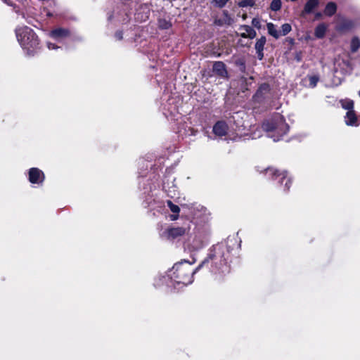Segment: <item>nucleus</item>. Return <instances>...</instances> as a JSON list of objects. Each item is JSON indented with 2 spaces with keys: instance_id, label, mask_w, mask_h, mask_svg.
Masks as SVG:
<instances>
[{
  "instance_id": "16",
  "label": "nucleus",
  "mask_w": 360,
  "mask_h": 360,
  "mask_svg": "<svg viewBox=\"0 0 360 360\" xmlns=\"http://www.w3.org/2000/svg\"><path fill=\"white\" fill-rule=\"evenodd\" d=\"M266 27H267V30H268L269 34H270L275 39L279 38L281 34L278 33V32L276 29L274 24H273L272 22H268L266 25Z\"/></svg>"
},
{
  "instance_id": "42",
  "label": "nucleus",
  "mask_w": 360,
  "mask_h": 360,
  "mask_svg": "<svg viewBox=\"0 0 360 360\" xmlns=\"http://www.w3.org/2000/svg\"><path fill=\"white\" fill-rule=\"evenodd\" d=\"M286 40H287V41L289 42V44H294V42H295V40H294V39H292V38H289V37H288V38H287V39H286Z\"/></svg>"
},
{
  "instance_id": "41",
  "label": "nucleus",
  "mask_w": 360,
  "mask_h": 360,
  "mask_svg": "<svg viewBox=\"0 0 360 360\" xmlns=\"http://www.w3.org/2000/svg\"><path fill=\"white\" fill-rule=\"evenodd\" d=\"M290 184H291V181L290 179H288L287 181V182L285 183V187H286L287 190H288L290 188Z\"/></svg>"
},
{
  "instance_id": "37",
  "label": "nucleus",
  "mask_w": 360,
  "mask_h": 360,
  "mask_svg": "<svg viewBox=\"0 0 360 360\" xmlns=\"http://www.w3.org/2000/svg\"><path fill=\"white\" fill-rule=\"evenodd\" d=\"M323 17V13L321 12H314V20H320Z\"/></svg>"
},
{
  "instance_id": "13",
  "label": "nucleus",
  "mask_w": 360,
  "mask_h": 360,
  "mask_svg": "<svg viewBox=\"0 0 360 360\" xmlns=\"http://www.w3.org/2000/svg\"><path fill=\"white\" fill-rule=\"evenodd\" d=\"M186 232V229L183 227L171 228L167 230L169 237L175 238L179 236H184Z\"/></svg>"
},
{
  "instance_id": "44",
  "label": "nucleus",
  "mask_w": 360,
  "mask_h": 360,
  "mask_svg": "<svg viewBox=\"0 0 360 360\" xmlns=\"http://www.w3.org/2000/svg\"><path fill=\"white\" fill-rule=\"evenodd\" d=\"M291 1H296L297 0H290Z\"/></svg>"
},
{
  "instance_id": "40",
  "label": "nucleus",
  "mask_w": 360,
  "mask_h": 360,
  "mask_svg": "<svg viewBox=\"0 0 360 360\" xmlns=\"http://www.w3.org/2000/svg\"><path fill=\"white\" fill-rule=\"evenodd\" d=\"M179 217V214H174L172 215H171V219L174 221V220H176Z\"/></svg>"
},
{
  "instance_id": "33",
  "label": "nucleus",
  "mask_w": 360,
  "mask_h": 360,
  "mask_svg": "<svg viewBox=\"0 0 360 360\" xmlns=\"http://www.w3.org/2000/svg\"><path fill=\"white\" fill-rule=\"evenodd\" d=\"M253 28L249 25H240V30H245V32L244 33H246V34H249L250 32V31H252Z\"/></svg>"
},
{
  "instance_id": "39",
  "label": "nucleus",
  "mask_w": 360,
  "mask_h": 360,
  "mask_svg": "<svg viewBox=\"0 0 360 360\" xmlns=\"http://www.w3.org/2000/svg\"><path fill=\"white\" fill-rule=\"evenodd\" d=\"M193 204H182L181 205V207H186V208H188V209L193 207Z\"/></svg>"
},
{
  "instance_id": "28",
  "label": "nucleus",
  "mask_w": 360,
  "mask_h": 360,
  "mask_svg": "<svg viewBox=\"0 0 360 360\" xmlns=\"http://www.w3.org/2000/svg\"><path fill=\"white\" fill-rule=\"evenodd\" d=\"M237 34L240 35L242 38H249L252 39L256 37L257 33L256 31L254 29H252L249 34L240 33Z\"/></svg>"
},
{
  "instance_id": "9",
  "label": "nucleus",
  "mask_w": 360,
  "mask_h": 360,
  "mask_svg": "<svg viewBox=\"0 0 360 360\" xmlns=\"http://www.w3.org/2000/svg\"><path fill=\"white\" fill-rule=\"evenodd\" d=\"M354 27V23L352 20L342 18L336 25L335 30L340 33H345L352 30Z\"/></svg>"
},
{
  "instance_id": "14",
  "label": "nucleus",
  "mask_w": 360,
  "mask_h": 360,
  "mask_svg": "<svg viewBox=\"0 0 360 360\" xmlns=\"http://www.w3.org/2000/svg\"><path fill=\"white\" fill-rule=\"evenodd\" d=\"M337 8V4L335 2H328L324 8L323 14L328 17H331L335 14Z\"/></svg>"
},
{
  "instance_id": "30",
  "label": "nucleus",
  "mask_w": 360,
  "mask_h": 360,
  "mask_svg": "<svg viewBox=\"0 0 360 360\" xmlns=\"http://www.w3.org/2000/svg\"><path fill=\"white\" fill-rule=\"evenodd\" d=\"M124 4L128 5L130 7V9L135 8L136 6L139 4V0H124Z\"/></svg>"
},
{
  "instance_id": "38",
  "label": "nucleus",
  "mask_w": 360,
  "mask_h": 360,
  "mask_svg": "<svg viewBox=\"0 0 360 360\" xmlns=\"http://www.w3.org/2000/svg\"><path fill=\"white\" fill-rule=\"evenodd\" d=\"M48 48L49 49H55L58 48V46L53 43H48Z\"/></svg>"
},
{
  "instance_id": "1",
  "label": "nucleus",
  "mask_w": 360,
  "mask_h": 360,
  "mask_svg": "<svg viewBox=\"0 0 360 360\" xmlns=\"http://www.w3.org/2000/svg\"><path fill=\"white\" fill-rule=\"evenodd\" d=\"M17 39L28 56H34L40 49V41L34 31L24 26L15 29Z\"/></svg>"
},
{
  "instance_id": "7",
  "label": "nucleus",
  "mask_w": 360,
  "mask_h": 360,
  "mask_svg": "<svg viewBox=\"0 0 360 360\" xmlns=\"http://www.w3.org/2000/svg\"><path fill=\"white\" fill-rule=\"evenodd\" d=\"M49 36L55 40L60 41L71 37V31L68 28L56 27L53 29Z\"/></svg>"
},
{
  "instance_id": "11",
  "label": "nucleus",
  "mask_w": 360,
  "mask_h": 360,
  "mask_svg": "<svg viewBox=\"0 0 360 360\" xmlns=\"http://www.w3.org/2000/svg\"><path fill=\"white\" fill-rule=\"evenodd\" d=\"M213 72L221 78H229L228 71L225 63L222 61H216L213 64Z\"/></svg>"
},
{
  "instance_id": "22",
  "label": "nucleus",
  "mask_w": 360,
  "mask_h": 360,
  "mask_svg": "<svg viewBox=\"0 0 360 360\" xmlns=\"http://www.w3.org/2000/svg\"><path fill=\"white\" fill-rule=\"evenodd\" d=\"M266 172L271 174L274 176H278L282 175V180L286 177V172L283 171V172H280L278 170L273 168H268Z\"/></svg>"
},
{
  "instance_id": "19",
  "label": "nucleus",
  "mask_w": 360,
  "mask_h": 360,
  "mask_svg": "<svg viewBox=\"0 0 360 360\" xmlns=\"http://www.w3.org/2000/svg\"><path fill=\"white\" fill-rule=\"evenodd\" d=\"M158 27L160 30H168L172 27V24L169 20H167L165 18L158 19Z\"/></svg>"
},
{
  "instance_id": "32",
  "label": "nucleus",
  "mask_w": 360,
  "mask_h": 360,
  "mask_svg": "<svg viewBox=\"0 0 360 360\" xmlns=\"http://www.w3.org/2000/svg\"><path fill=\"white\" fill-rule=\"evenodd\" d=\"M236 65H238L240 68V70L241 71H244L245 70V63L243 60H242V59L238 60L236 62Z\"/></svg>"
},
{
  "instance_id": "17",
  "label": "nucleus",
  "mask_w": 360,
  "mask_h": 360,
  "mask_svg": "<svg viewBox=\"0 0 360 360\" xmlns=\"http://www.w3.org/2000/svg\"><path fill=\"white\" fill-rule=\"evenodd\" d=\"M360 48V39L358 37H352L350 43V51L352 53H356Z\"/></svg>"
},
{
  "instance_id": "26",
  "label": "nucleus",
  "mask_w": 360,
  "mask_h": 360,
  "mask_svg": "<svg viewBox=\"0 0 360 360\" xmlns=\"http://www.w3.org/2000/svg\"><path fill=\"white\" fill-rule=\"evenodd\" d=\"M292 30V27L289 23H284L281 25V34L287 35Z\"/></svg>"
},
{
  "instance_id": "23",
  "label": "nucleus",
  "mask_w": 360,
  "mask_h": 360,
  "mask_svg": "<svg viewBox=\"0 0 360 360\" xmlns=\"http://www.w3.org/2000/svg\"><path fill=\"white\" fill-rule=\"evenodd\" d=\"M281 0H272L270 4V9L273 11H278L281 8Z\"/></svg>"
},
{
  "instance_id": "43",
  "label": "nucleus",
  "mask_w": 360,
  "mask_h": 360,
  "mask_svg": "<svg viewBox=\"0 0 360 360\" xmlns=\"http://www.w3.org/2000/svg\"><path fill=\"white\" fill-rule=\"evenodd\" d=\"M295 59L297 61H300L301 60V57L298 54H297V56H295Z\"/></svg>"
},
{
  "instance_id": "12",
  "label": "nucleus",
  "mask_w": 360,
  "mask_h": 360,
  "mask_svg": "<svg viewBox=\"0 0 360 360\" xmlns=\"http://www.w3.org/2000/svg\"><path fill=\"white\" fill-rule=\"evenodd\" d=\"M345 122L347 126L357 127L359 121L354 110L347 111L345 117Z\"/></svg>"
},
{
  "instance_id": "27",
  "label": "nucleus",
  "mask_w": 360,
  "mask_h": 360,
  "mask_svg": "<svg viewBox=\"0 0 360 360\" xmlns=\"http://www.w3.org/2000/svg\"><path fill=\"white\" fill-rule=\"evenodd\" d=\"M223 14H224L223 20L224 22V25H231L233 22V19L229 14V12L227 11H224Z\"/></svg>"
},
{
  "instance_id": "2",
  "label": "nucleus",
  "mask_w": 360,
  "mask_h": 360,
  "mask_svg": "<svg viewBox=\"0 0 360 360\" xmlns=\"http://www.w3.org/2000/svg\"><path fill=\"white\" fill-rule=\"evenodd\" d=\"M262 127L274 141H279L289 131V125L281 115L265 120Z\"/></svg>"
},
{
  "instance_id": "34",
  "label": "nucleus",
  "mask_w": 360,
  "mask_h": 360,
  "mask_svg": "<svg viewBox=\"0 0 360 360\" xmlns=\"http://www.w3.org/2000/svg\"><path fill=\"white\" fill-rule=\"evenodd\" d=\"M115 37L117 40H122L123 39V32L122 30H117L115 33Z\"/></svg>"
},
{
  "instance_id": "35",
  "label": "nucleus",
  "mask_w": 360,
  "mask_h": 360,
  "mask_svg": "<svg viewBox=\"0 0 360 360\" xmlns=\"http://www.w3.org/2000/svg\"><path fill=\"white\" fill-rule=\"evenodd\" d=\"M264 51L263 50H256L257 57L258 60H262L264 58Z\"/></svg>"
},
{
  "instance_id": "5",
  "label": "nucleus",
  "mask_w": 360,
  "mask_h": 360,
  "mask_svg": "<svg viewBox=\"0 0 360 360\" xmlns=\"http://www.w3.org/2000/svg\"><path fill=\"white\" fill-rule=\"evenodd\" d=\"M320 4L319 0H307L300 12V17L306 18L307 15L314 13Z\"/></svg>"
},
{
  "instance_id": "29",
  "label": "nucleus",
  "mask_w": 360,
  "mask_h": 360,
  "mask_svg": "<svg viewBox=\"0 0 360 360\" xmlns=\"http://www.w3.org/2000/svg\"><path fill=\"white\" fill-rule=\"evenodd\" d=\"M230 0H212V3H215L216 6L219 8H224L226 4Z\"/></svg>"
},
{
  "instance_id": "20",
  "label": "nucleus",
  "mask_w": 360,
  "mask_h": 360,
  "mask_svg": "<svg viewBox=\"0 0 360 360\" xmlns=\"http://www.w3.org/2000/svg\"><path fill=\"white\" fill-rule=\"evenodd\" d=\"M342 107L347 110V111L354 110V101L350 99H345L341 101Z\"/></svg>"
},
{
  "instance_id": "24",
  "label": "nucleus",
  "mask_w": 360,
  "mask_h": 360,
  "mask_svg": "<svg viewBox=\"0 0 360 360\" xmlns=\"http://www.w3.org/2000/svg\"><path fill=\"white\" fill-rule=\"evenodd\" d=\"M238 5L240 8L253 7L255 5V0H241L238 2Z\"/></svg>"
},
{
  "instance_id": "21",
  "label": "nucleus",
  "mask_w": 360,
  "mask_h": 360,
  "mask_svg": "<svg viewBox=\"0 0 360 360\" xmlns=\"http://www.w3.org/2000/svg\"><path fill=\"white\" fill-rule=\"evenodd\" d=\"M266 42V37L262 36L260 38L257 39V41L255 43V50H263L264 49V45Z\"/></svg>"
},
{
  "instance_id": "36",
  "label": "nucleus",
  "mask_w": 360,
  "mask_h": 360,
  "mask_svg": "<svg viewBox=\"0 0 360 360\" xmlns=\"http://www.w3.org/2000/svg\"><path fill=\"white\" fill-rule=\"evenodd\" d=\"M214 24L217 26H223L224 25V22L223 19L219 18L214 20Z\"/></svg>"
},
{
  "instance_id": "8",
  "label": "nucleus",
  "mask_w": 360,
  "mask_h": 360,
  "mask_svg": "<svg viewBox=\"0 0 360 360\" xmlns=\"http://www.w3.org/2000/svg\"><path fill=\"white\" fill-rule=\"evenodd\" d=\"M229 126L224 120L217 121L213 126L212 131L214 134L219 137H222L228 134Z\"/></svg>"
},
{
  "instance_id": "4",
  "label": "nucleus",
  "mask_w": 360,
  "mask_h": 360,
  "mask_svg": "<svg viewBox=\"0 0 360 360\" xmlns=\"http://www.w3.org/2000/svg\"><path fill=\"white\" fill-rule=\"evenodd\" d=\"M271 90V86L267 82H264L259 84L258 89L252 96L254 102L257 103H263L270 94Z\"/></svg>"
},
{
  "instance_id": "3",
  "label": "nucleus",
  "mask_w": 360,
  "mask_h": 360,
  "mask_svg": "<svg viewBox=\"0 0 360 360\" xmlns=\"http://www.w3.org/2000/svg\"><path fill=\"white\" fill-rule=\"evenodd\" d=\"M214 255L210 254L195 269H191L190 264H176L174 266V278L178 279L177 282L185 285L190 284L193 282V276L203 265L214 259Z\"/></svg>"
},
{
  "instance_id": "6",
  "label": "nucleus",
  "mask_w": 360,
  "mask_h": 360,
  "mask_svg": "<svg viewBox=\"0 0 360 360\" xmlns=\"http://www.w3.org/2000/svg\"><path fill=\"white\" fill-rule=\"evenodd\" d=\"M150 14V6L147 4H141L139 8L136 9L135 18L140 22H145L148 20Z\"/></svg>"
},
{
  "instance_id": "15",
  "label": "nucleus",
  "mask_w": 360,
  "mask_h": 360,
  "mask_svg": "<svg viewBox=\"0 0 360 360\" xmlns=\"http://www.w3.org/2000/svg\"><path fill=\"white\" fill-rule=\"evenodd\" d=\"M328 26L325 23L319 24L314 30V36L317 39H323L326 33Z\"/></svg>"
},
{
  "instance_id": "18",
  "label": "nucleus",
  "mask_w": 360,
  "mask_h": 360,
  "mask_svg": "<svg viewBox=\"0 0 360 360\" xmlns=\"http://www.w3.org/2000/svg\"><path fill=\"white\" fill-rule=\"evenodd\" d=\"M306 79H307L309 82V87L314 88L316 86L317 83L319 82V81L320 79V77L318 75H308L306 77Z\"/></svg>"
},
{
  "instance_id": "10",
  "label": "nucleus",
  "mask_w": 360,
  "mask_h": 360,
  "mask_svg": "<svg viewBox=\"0 0 360 360\" xmlns=\"http://www.w3.org/2000/svg\"><path fill=\"white\" fill-rule=\"evenodd\" d=\"M44 175L42 171L38 168H31L29 171V180L32 184H40L43 182Z\"/></svg>"
},
{
  "instance_id": "25",
  "label": "nucleus",
  "mask_w": 360,
  "mask_h": 360,
  "mask_svg": "<svg viewBox=\"0 0 360 360\" xmlns=\"http://www.w3.org/2000/svg\"><path fill=\"white\" fill-rule=\"evenodd\" d=\"M167 205L169 207L170 210L174 214H179L180 212V208L178 205H174L171 200L167 201Z\"/></svg>"
},
{
  "instance_id": "31",
  "label": "nucleus",
  "mask_w": 360,
  "mask_h": 360,
  "mask_svg": "<svg viewBox=\"0 0 360 360\" xmlns=\"http://www.w3.org/2000/svg\"><path fill=\"white\" fill-rule=\"evenodd\" d=\"M252 25L254 27H256L257 29H260L261 28V22H260V20L259 19L257 18H254L252 20Z\"/></svg>"
}]
</instances>
